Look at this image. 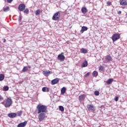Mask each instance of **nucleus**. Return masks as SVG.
I'll return each instance as SVG.
<instances>
[{
	"mask_svg": "<svg viewBox=\"0 0 127 127\" xmlns=\"http://www.w3.org/2000/svg\"><path fill=\"white\" fill-rule=\"evenodd\" d=\"M1 104H2V105H4V106H5V103H4V102H2L1 103Z\"/></svg>",
	"mask_w": 127,
	"mask_h": 127,
	"instance_id": "obj_43",
	"label": "nucleus"
},
{
	"mask_svg": "<svg viewBox=\"0 0 127 127\" xmlns=\"http://www.w3.org/2000/svg\"><path fill=\"white\" fill-rule=\"evenodd\" d=\"M37 109L38 110V114H40L41 113H45L47 112V107L45 105H38Z\"/></svg>",
	"mask_w": 127,
	"mask_h": 127,
	"instance_id": "obj_1",
	"label": "nucleus"
},
{
	"mask_svg": "<svg viewBox=\"0 0 127 127\" xmlns=\"http://www.w3.org/2000/svg\"><path fill=\"white\" fill-rule=\"evenodd\" d=\"M49 91H50L49 88L46 87V92H47L48 93V92H49Z\"/></svg>",
	"mask_w": 127,
	"mask_h": 127,
	"instance_id": "obj_38",
	"label": "nucleus"
},
{
	"mask_svg": "<svg viewBox=\"0 0 127 127\" xmlns=\"http://www.w3.org/2000/svg\"><path fill=\"white\" fill-rule=\"evenodd\" d=\"M27 124V122L25 121L23 123H21L17 125V127H25V126H26Z\"/></svg>",
	"mask_w": 127,
	"mask_h": 127,
	"instance_id": "obj_13",
	"label": "nucleus"
},
{
	"mask_svg": "<svg viewBox=\"0 0 127 127\" xmlns=\"http://www.w3.org/2000/svg\"><path fill=\"white\" fill-rule=\"evenodd\" d=\"M118 14H122V11H119L118 12Z\"/></svg>",
	"mask_w": 127,
	"mask_h": 127,
	"instance_id": "obj_41",
	"label": "nucleus"
},
{
	"mask_svg": "<svg viewBox=\"0 0 127 127\" xmlns=\"http://www.w3.org/2000/svg\"><path fill=\"white\" fill-rule=\"evenodd\" d=\"M58 82H59V78H56L54 79H53L51 81V83L52 84H53V85H55V84H58Z\"/></svg>",
	"mask_w": 127,
	"mask_h": 127,
	"instance_id": "obj_14",
	"label": "nucleus"
},
{
	"mask_svg": "<svg viewBox=\"0 0 127 127\" xmlns=\"http://www.w3.org/2000/svg\"><path fill=\"white\" fill-rule=\"evenodd\" d=\"M3 100V97L1 96V95H0V102H1Z\"/></svg>",
	"mask_w": 127,
	"mask_h": 127,
	"instance_id": "obj_35",
	"label": "nucleus"
},
{
	"mask_svg": "<svg viewBox=\"0 0 127 127\" xmlns=\"http://www.w3.org/2000/svg\"><path fill=\"white\" fill-rule=\"evenodd\" d=\"M18 9L20 11H23L25 9V4L21 3L18 6Z\"/></svg>",
	"mask_w": 127,
	"mask_h": 127,
	"instance_id": "obj_7",
	"label": "nucleus"
},
{
	"mask_svg": "<svg viewBox=\"0 0 127 127\" xmlns=\"http://www.w3.org/2000/svg\"><path fill=\"white\" fill-rule=\"evenodd\" d=\"M88 30V27L83 26L81 27V30H80V33H84V31H87Z\"/></svg>",
	"mask_w": 127,
	"mask_h": 127,
	"instance_id": "obj_16",
	"label": "nucleus"
},
{
	"mask_svg": "<svg viewBox=\"0 0 127 127\" xmlns=\"http://www.w3.org/2000/svg\"><path fill=\"white\" fill-rule=\"evenodd\" d=\"M27 71H28V67H27V66H24L22 70V72H23V73H25V72H27Z\"/></svg>",
	"mask_w": 127,
	"mask_h": 127,
	"instance_id": "obj_22",
	"label": "nucleus"
},
{
	"mask_svg": "<svg viewBox=\"0 0 127 127\" xmlns=\"http://www.w3.org/2000/svg\"><path fill=\"white\" fill-rule=\"evenodd\" d=\"M7 2L10 3L12 1V0H7Z\"/></svg>",
	"mask_w": 127,
	"mask_h": 127,
	"instance_id": "obj_40",
	"label": "nucleus"
},
{
	"mask_svg": "<svg viewBox=\"0 0 127 127\" xmlns=\"http://www.w3.org/2000/svg\"><path fill=\"white\" fill-rule=\"evenodd\" d=\"M120 36L119 34H115L113 35L112 36V40L113 42H115V41H117V40L120 39Z\"/></svg>",
	"mask_w": 127,
	"mask_h": 127,
	"instance_id": "obj_5",
	"label": "nucleus"
},
{
	"mask_svg": "<svg viewBox=\"0 0 127 127\" xmlns=\"http://www.w3.org/2000/svg\"><path fill=\"white\" fill-rule=\"evenodd\" d=\"M113 81H114V79L109 78L108 80H107L106 84L107 85H111V84H112V83H113Z\"/></svg>",
	"mask_w": 127,
	"mask_h": 127,
	"instance_id": "obj_17",
	"label": "nucleus"
},
{
	"mask_svg": "<svg viewBox=\"0 0 127 127\" xmlns=\"http://www.w3.org/2000/svg\"><path fill=\"white\" fill-rule=\"evenodd\" d=\"M4 79V75L0 74V81H3Z\"/></svg>",
	"mask_w": 127,
	"mask_h": 127,
	"instance_id": "obj_24",
	"label": "nucleus"
},
{
	"mask_svg": "<svg viewBox=\"0 0 127 127\" xmlns=\"http://www.w3.org/2000/svg\"><path fill=\"white\" fill-rule=\"evenodd\" d=\"M40 13H41V10H40V9L37 10L35 12L36 15H39Z\"/></svg>",
	"mask_w": 127,
	"mask_h": 127,
	"instance_id": "obj_25",
	"label": "nucleus"
},
{
	"mask_svg": "<svg viewBox=\"0 0 127 127\" xmlns=\"http://www.w3.org/2000/svg\"><path fill=\"white\" fill-rule=\"evenodd\" d=\"M43 74L45 77H48L50 74H52V71L44 70L43 71Z\"/></svg>",
	"mask_w": 127,
	"mask_h": 127,
	"instance_id": "obj_8",
	"label": "nucleus"
},
{
	"mask_svg": "<svg viewBox=\"0 0 127 127\" xmlns=\"http://www.w3.org/2000/svg\"><path fill=\"white\" fill-rule=\"evenodd\" d=\"M21 19H22L21 16L19 15V18H18L19 21H20V20H21Z\"/></svg>",
	"mask_w": 127,
	"mask_h": 127,
	"instance_id": "obj_39",
	"label": "nucleus"
},
{
	"mask_svg": "<svg viewBox=\"0 0 127 127\" xmlns=\"http://www.w3.org/2000/svg\"><path fill=\"white\" fill-rule=\"evenodd\" d=\"M59 108L60 111H61V112H63L64 111V107H63V106H60L59 107Z\"/></svg>",
	"mask_w": 127,
	"mask_h": 127,
	"instance_id": "obj_30",
	"label": "nucleus"
},
{
	"mask_svg": "<svg viewBox=\"0 0 127 127\" xmlns=\"http://www.w3.org/2000/svg\"><path fill=\"white\" fill-rule=\"evenodd\" d=\"M99 70H100V71H105V68H104V66L100 65L99 67Z\"/></svg>",
	"mask_w": 127,
	"mask_h": 127,
	"instance_id": "obj_27",
	"label": "nucleus"
},
{
	"mask_svg": "<svg viewBox=\"0 0 127 127\" xmlns=\"http://www.w3.org/2000/svg\"><path fill=\"white\" fill-rule=\"evenodd\" d=\"M86 98V95L85 94H82L79 96V101L80 102H82V101H84L85 100V98Z\"/></svg>",
	"mask_w": 127,
	"mask_h": 127,
	"instance_id": "obj_12",
	"label": "nucleus"
},
{
	"mask_svg": "<svg viewBox=\"0 0 127 127\" xmlns=\"http://www.w3.org/2000/svg\"><path fill=\"white\" fill-rule=\"evenodd\" d=\"M16 115L18 116V117H20V116H21V115H22V111H18L17 112Z\"/></svg>",
	"mask_w": 127,
	"mask_h": 127,
	"instance_id": "obj_28",
	"label": "nucleus"
},
{
	"mask_svg": "<svg viewBox=\"0 0 127 127\" xmlns=\"http://www.w3.org/2000/svg\"><path fill=\"white\" fill-rule=\"evenodd\" d=\"M38 119L39 122H42L46 120V114L44 113H39Z\"/></svg>",
	"mask_w": 127,
	"mask_h": 127,
	"instance_id": "obj_2",
	"label": "nucleus"
},
{
	"mask_svg": "<svg viewBox=\"0 0 127 127\" xmlns=\"http://www.w3.org/2000/svg\"><path fill=\"white\" fill-rule=\"evenodd\" d=\"M59 18H60V12L58 11L54 14L52 19L53 20H59Z\"/></svg>",
	"mask_w": 127,
	"mask_h": 127,
	"instance_id": "obj_4",
	"label": "nucleus"
},
{
	"mask_svg": "<svg viewBox=\"0 0 127 127\" xmlns=\"http://www.w3.org/2000/svg\"><path fill=\"white\" fill-rule=\"evenodd\" d=\"M105 60H106L107 63H109V62H111V61L113 60V59L112 58V57L108 55L105 57Z\"/></svg>",
	"mask_w": 127,
	"mask_h": 127,
	"instance_id": "obj_15",
	"label": "nucleus"
},
{
	"mask_svg": "<svg viewBox=\"0 0 127 127\" xmlns=\"http://www.w3.org/2000/svg\"><path fill=\"white\" fill-rule=\"evenodd\" d=\"M121 5L126 6L127 5V0H121L120 1Z\"/></svg>",
	"mask_w": 127,
	"mask_h": 127,
	"instance_id": "obj_11",
	"label": "nucleus"
},
{
	"mask_svg": "<svg viewBox=\"0 0 127 127\" xmlns=\"http://www.w3.org/2000/svg\"><path fill=\"white\" fill-rule=\"evenodd\" d=\"M65 93H66V87H63L61 89V94L63 95Z\"/></svg>",
	"mask_w": 127,
	"mask_h": 127,
	"instance_id": "obj_23",
	"label": "nucleus"
},
{
	"mask_svg": "<svg viewBox=\"0 0 127 127\" xmlns=\"http://www.w3.org/2000/svg\"><path fill=\"white\" fill-rule=\"evenodd\" d=\"M107 4H108V5H111V4H112V2H111L110 1H108L107 2Z\"/></svg>",
	"mask_w": 127,
	"mask_h": 127,
	"instance_id": "obj_37",
	"label": "nucleus"
},
{
	"mask_svg": "<svg viewBox=\"0 0 127 127\" xmlns=\"http://www.w3.org/2000/svg\"><path fill=\"white\" fill-rule=\"evenodd\" d=\"M8 117L11 119H13L16 117V113H11L8 114Z\"/></svg>",
	"mask_w": 127,
	"mask_h": 127,
	"instance_id": "obj_10",
	"label": "nucleus"
},
{
	"mask_svg": "<svg viewBox=\"0 0 127 127\" xmlns=\"http://www.w3.org/2000/svg\"><path fill=\"white\" fill-rule=\"evenodd\" d=\"M92 75L93 77H97L98 76V72L96 71H94L93 72Z\"/></svg>",
	"mask_w": 127,
	"mask_h": 127,
	"instance_id": "obj_26",
	"label": "nucleus"
},
{
	"mask_svg": "<svg viewBox=\"0 0 127 127\" xmlns=\"http://www.w3.org/2000/svg\"><path fill=\"white\" fill-rule=\"evenodd\" d=\"M81 12H82V13H87V12H88V10L87 9V8H86L85 7H83L81 8Z\"/></svg>",
	"mask_w": 127,
	"mask_h": 127,
	"instance_id": "obj_18",
	"label": "nucleus"
},
{
	"mask_svg": "<svg viewBox=\"0 0 127 127\" xmlns=\"http://www.w3.org/2000/svg\"><path fill=\"white\" fill-rule=\"evenodd\" d=\"M101 107H104V106H102Z\"/></svg>",
	"mask_w": 127,
	"mask_h": 127,
	"instance_id": "obj_45",
	"label": "nucleus"
},
{
	"mask_svg": "<svg viewBox=\"0 0 127 127\" xmlns=\"http://www.w3.org/2000/svg\"><path fill=\"white\" fill-rule=\"evenodd\" d=\"M43 92H46V87H44L42 88Z\"/></svg>",
	"mask_w": 127,
	"mask_h": 127,
	"instance_id": "obj_34",
	"label": "nucleus"
},
{
	"mask_svg": "<svg viewBox=\"0 0 127 127\" xmlns=\"http://www.w3.org/2000/svg\"><path fill=\"white\" fill-rule=\"evenodd\" d=\"M82 67H85L88 66V62L87 61H84L81 65Z\"/></svg>",
	"mask_w": 127,
	"mask_h": 127,
	"instance_id": "obj_21",
	"label": "nucleus"
},
{
	"mask_svg": "<svg viewBox=\"0 0 127 127\" xmlns=\"http://www.w3.org/2000/svg\"><path fill=\"white\" fill-rule=\"evenodd\" d=\"M94 95L95 96H99V95H100V92L99 91H95L94 92Z\"/></svg>",
	"mask_w": 127,
	"mask_h": 127,
	"instance_id": "obj_31",
	"label": "nucleus"
},
{
	"mask_svg": "<svg viewBox=\"0 0 127 127\" xmlns=\"http://www.w3.org/2000/svg\"><path fill=\"white\" fill-rule=\"evenodd\" d=\"M81 53H83L84 54H86V53H88V50L86 49L81 48L80 49Z\"/></svg>",
	"mask_w": 127,
	"mask_h": 127,
	"instance_id": "obj_19",
	"label": "nucleus"
},
{
	"mask_svg": "<svg viewBox=\"0 0 127 127\" xmlns=\"http://www.w3.org/2000/svg\"><path fill=\"white\" fill-rule=\"evenodd\" d=\"M87 108L88 109V110L91 112H95V107L93 106V105H88L87 106Z\"/></svg>",
	"mask_w": 127,
	"mask_h": 127,
	"instance_id": "obj_6",
	"label": "nucleus"
},
{
	"mask_svg": "<svg viewBox=\"0 0 127 127\" xmlns=\"http://www.w3.org/2000/svg\"><path fill=\"white\" fill-rule=\"evenodd\" d=\"M28 67V69H30V68H31V67L30 66V65H29L28 66H27Z\"/></svg>",
	"mask_w": 127,
	"mask_h": 127,
	"instance_id": "obj_42",
	"label": "nucleus"
},
{
	"mask_svg": "<svg viewBox=\"0 0 127 127\" xmlns=\"http://www.w3.org/2000/svg\"><path fill=\"white\" fill-rule=\"evenodd\" d=\"M115 101H116V102H118L119 101V97H115Z\"/></svg>",
	"mask_w": 127,
	"mask_h": 127,
	"instance_id": "obj_36",
	"label": "nucleus"
},
{
	"mask_svg": "<svg viewBox=\"0 0 127 127\" xmlns=\"http://www.w3.org/2000/svg\"><path fill=\"white\" fill-rule=\"evenodd\" d=\"M9 7L8 6H7L6 7H4L3 8V10L4 11V12H7V11H9Z\"/></svg>",
	"mask_w": 127,
	"mask_h": 127,
	"instance_id": "obj_20",
	"label": "nucleus"
},
{
	"mask_svg": "<svg viewBox=\"0 0 127 127\" xmlns=\"http://www.w3.org/2000/svg\"><path fill=\"white\" fill-rule=\"evenodd\" d=\"M6 40L5 39H3V42H5Z\"/></svg>",
	"mask_w": 127,
	"mask_h": 127,
	"instance_id": "obj_44",
	"label": "nucleus"
},
{
	"mask_svg": "<svg viewBox=\"0 0 127 127\" xmlns=\"http://www.w3.org/2000/svg\"><path fill=\"white\" fill-rule=\"evenodd\" d=\"M8 89H9V87H8L7 86H5L3 87V91H8Z\"/></svg>",
	"mask_w": 127,
	"mask_h": 127,
	"instance_id": "obj_29",
	"label": "nucleus"
},
{
	"mask_svg": "<svg viewBox=\"0 0 127 127\" xmlns=\"http://www.w3.org/2000/svg\"><path fill=\"white\" fill-rule=\"evenodd\" d=\"M24 13H28V12H29V10L28 9V8H26L24 11H23Z\"/></svg>",
	"mask_w": 127,
	"mask_h": 127,
	"instance_id": "obj_32",
	"label": "nucleus"
},
{
	"mask_svg": "<svg viewBox=\"0 0 127 127\" xmlns=\"http://www.w3.org/2000/svg\"><path fill=\"white\" fill-rule=\"evenodd\" d=\"M90 74H91V72H88L84 76L85 77H89V76H90Z\"/></svg>",
	"mask_w": 127,
	"mask_h": 127,
	"instance_id": "obj_33",
	"label": "nucleus"
},
{
	"mask_svg": "<svg viewBox=\"0 0 127 127\" xmlns=\"http://www.w3.org/2000/svg\"><path fill=\"white\" fill-rule=\"evenodd\" d=\"M58 59L62 62L65 60V57L62 54H60L58 56Z\"/></svg>",
	"mask_w": 127,
	"mask_h": 127,
	"instance_id": "obj_9",
	"label": "nucleus"
},
{
	"mask_svg": "<svg viewBox=\"0 0 127 127\" xmlns=\"http://www.w3.org/2000/svg\"><path fill=\"white\" fill-rule=\"evenodd\" d=\"M11 105H12V100L9 98H7L6 100V104H5V107L9 108Z\"/></svg>",
	"mask_w": 127,
	"mask_h": 127,
	"instance_id": "obj_3",
	"label": "nucleus"
}]
</instances>
